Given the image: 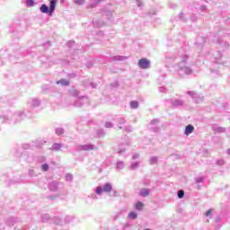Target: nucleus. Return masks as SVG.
<instances>
[{"label":"nucleus","instance_id":"64","mask_svg":"<svg viewBox=\"0 0 230 230\" xmlns=\"http://www.w3.org/2000/svg\"><path fill=\"white\" fill-rule=\"evenodd\" d=\"M132 159L133 161H136V159H139V154H134Z\"/></svg>","mask_w":230,"mask_h":230},{"label":"nucleus","instance_id":"29","mask_svg":"<svg viewBox=\"0 0 230 230\" xmlns=\"http://www.w3.org/2000/svg\"><path fill=\"white\" fill-rule=\"evenodd\" d=\"M25 4L27 8H31L35 6V0H25Z\"/></svg>","mask_w":230,"mask_h":230},{"label":"nucleus","instance_id":"41","mask_svg":"<svg viewBox=\"0 0 230 230\" xmlns=\"http://www.w3.org/2000/svg\"><path fill=\"white\" fill-rule=\"evenodd\" d=\"M22 148L23 150H30L31 148V145H30V144H22Z\"/></svg>","mask_w":230,"mask_h":230},{"label":"nucleus","instance_id":"23","mask_svg":"<svg viewBox=\"0 0 230 230\" xmlns=\"http://www.w3.org/2000/svg\"><path fill=\"white\" fill-rule=\"evenodd\" d=\"M129 107H130V109H134V110L139 109V102H137V101H131L129 102Z\"/></svg>","mask_w":230,"mask_h":230},{"label":"nucleus","instance_id":"53","mask_svg":"<svg viewBox=\"0 0 230 230\" xmlns=\"http://www.w3.org/2000/svg\"><path fill=\"white\" fill-rule=\"evenodd\" d=\"M159 93H166L168 90L164 86H161L158 88Z\"/></svg>","mask_w":230,"mask_h":230},{"label":"nucleus","instance_id":"24","mask_svg":"<svg viewBox=\"0 0 230 230\" xmlns=\"http://www.w3.org/2000/svg\"><path fill=\"white\" fill-rule=\"evenodd\" d=\"M116 168L117 170H123V168H125V163L121 160H118L116 163Z\"/></svg>","mask_w":230,"mask_h":230},{"label":"nucleus","instance_id":"55","mask_svg":"<svg viewBox=\"0 0 230 230\" xmlns=\"http://www.w3.org/2000/svg\"><path fill=\"white\" fill-rule=\"evenodd\" d=\"M159 123V119H154L151 120L150 125H157Z\"/></svg>","mask_w":230,"mask_h":230},{"label":"nucleus","instance_id":"59","mask_svg":"<svg viewBox=\"0 0 230 230\" xmlns=\"http://www.w3.org/2000/svg\"><path fill=\"white\" fill-rule=\"evenodd\" d=\"M54 224H56V226H59V224H60V218H58V217H54Z\"/></svg>","mask_w":230,"mask_h":230},{"label":"nucleus","instance_id":"14","mask_svg":"<svg viewBox=\"0 0 230 230\" xmlns=\"http://www.w3.org/2000/svg\"><path fill=\"white\" fill-rule=\"evenodd\" d=\"M127 146H128V142H127L126 144L119 145L117 154H119V155H122V154H125V150H127Z\"/></svg>","mask_w":230,"mask_h":230},{"label":"nucleus","instance_id":"49","mask_svg":"<svg viewBox=\"0 0 230 230\" xmlns=\"http://www.w3.org/2000/svg\"><path fill=\"white\" fill-rule=\"evenodd\" d=\"M17 29H18V28H15V26L12 25V26L10 27V31H11V33H14L13 35H15V33H17Z\"/></svg>","mask_w":230,"mask_h":230},{"label":"nucleus","instance_id":"2","mask_svg":"<svg viewBox=\"0 0 230 230\" xmlns=\"http://www.w3.org/2000/svg\"><path fill=\"white\" fill-rule=\"evenodd\" d=\"M180 58L181 61L178 64L179 75H192L193 68H191V66H195V62H190V60H191V57L184 54L181 55Z\"/></svg>","mask_w":230,"mask_h":230},{"label":"nucleus","instance_id":"10","mask_svg":"<svg viewBox=\"0 0 230 230\" xmlns=\"http://www.w3.org/2000/svg\"><path fill=\"white\" fill-rule=\"evenodd\" d=\"M138 67L140 69H150V60L146 58H142L138 60Z\"/></svg>","mask_w":230,"mask_h":230},{"label":"nucleus","instance_id":"51","mask_svg":"<svg viewBox=\"0 0 230 230\" xmlns=\"http://www.w3.org/2000/svg\"><path fill=\"white\" fill-rule=\"evenodd\" d=\"M88 199H92L93 200H98V196L93 193L92 195L88 196Z\"/></svg>","mask_w":230,"mask_h":230},{"label":"nucleus","instance_id":"18","mask_svg":"<svg viewBox=\"0 0 230 230\" xmlns=\"http://www.w3.org/2000/svg\"><path fill=\"white\" fill-rule=\"evenodd\" d=\"M141 163L139 161L132 162L129 165V170H132L133 172L135 170H137L139 168Z\"/></svg>","mask_w":230,"mask_h":230},{"label":"nucleus","instance_id":"47","mask_svg":"<svg viewBox=\"0 0 230 230\" xmlns=\"http://www.w3.org/2000/svg\"><path fill=\"white\" fill-rule=\"evenodd\" d=\"M68 78H76L78 76V74L76 72H73L67 75Z\"/></svg>","mask_w":230,"mask_h":230},{"label":"nucleus","instance_id":"60","mask_svg":"<svg viewBox=\"0 0 230 230\" xmlns=\"http://www.w3.org/2000/svg\"><path fill=\"white\" fill-rule=\"evenodd\" d=\"M97 135H98V136H105V131H103V129H99V130L97 131Z\"/></svg>","mask_w":230,"mask_h":230},{"label":"nucleus","instance_id":"25","mask_svg":"<svg viewBox=\"0 0 230 230\" xmlns=\"http://www.w3.org/2000/svg\"><path fill=\"white\" fill-rule=\"evenodd\" d=\"M144 207H145V204L142 201H137L135 204V209H137V211H141Z\"/></svg>","mask_w":230,"mask_h":230},{"label":"nucleus","instance_id":"15","mask_svg":"<svg viewBox=\"0 0 230 230\" xmlns=\"http://www.w3.org/2000/svg\"><path fill=\"white\" fill-rule=\"evenodd\" d=\"M70 94L71 96L77 98V100H84V98H86L85 95L80 96V91L75 89L70 91Z\"/></svg>","mask_w":230,"mask_h":230},{"label":"nucleus","instance_id":"1","mask_svg":"<svg viewBox=\"0 0 230 230\" xmlns=\"http://www.w3.org/2000/svg\"><path fill=\"white\" fill-rule=\"evenodd\" d=\"M26 118H30L25 111H16L12 113V111L4 109V106L0 107V123H7L8 125H17L21 123Z\"/></svg>","mask_w":230,"mask_h":230},{"label":"nucleus","instance_id":"56","mask_svg":"<svg viewBox=\"0 0 230 230\" xmlns=\"http://www.w3.org/2000/svg\"><path fill=\"white\" fill-rule=\"evenodd\" d=\"M104 13H105V15H107L108 17H111V15H112V11L106 9V10L104 11Z\"/></svg>","mask_w":230,"mask_h":230},{"label":"nucleus","instance_id":"30","mask_svg":"<svg viewBox=\"0 0 230 230\" xmlns=\"http://www.w3.org/2000/svg\"><path fill=\"white\" fill-rule=\"evenodd\" d=\"M159 158L157 156H151L149 159V164H157Z\"/></svg>","mask_w":230,"mask_h":230},{"label":"nucleus","instance_id":"46","mask_svg":"<svg viewBox=\"0 0 230 230\" xmlns=\"http://www.w3.org/2000/svg\"><path fill=\"white\" fill-rule=\"evenodd\" d=\"M190 20L192 22H197V15H195V13H192L190 17Z\"/></svg>","mask_w":230,"mask_h":230},{"label":"nucleus","instance_id":"39","mask_svg":"<svg viewBox=\"0 0 230 230\" xmlns=\"http://www.w3.org/2000/svg\"><path fill=\"white\" fill-rule=\"evenodd\" d=\"M195 182H196V184H200L201 182H204V177L199 176V177L195 178Z\"/></svg>","mask_w":230,"mask_h":230},{"label":"nucleus","instance_id":"13","mask_svg":"<svg viewBox=\"0 0 230 230\" xmlns=\"http://www.w3.org/2000/svg\"><path fill=\"white\" fill-rule=\"evenodd\" d=\"M204 43H206V37H198L195 42L196 46H198L199 49L204 48Z\"/></svg>","mask_w":230,"mask_h":230},{"label":"nucleus","instance_id":"19","mask_svg":"<svg viewBox=\"0 0 230 230\" xmlns=\"http://www.w3.org/2000/svg\"><path fill=\"white\" fill-rule=\"evenodd\" d=\"M116 121L119 125V129L122 128L121 125H125V123H127V119H125V117H119L117 118Z\"/></svg>","mask_w":230,"mask_h":230},{"label":"nucleus","instance_id":"42","mask_svg":"<svg viewBox=\"0 0 230 230\" xmlns=\"http://www.w3.org/2000/svg\"><path fill=\"white\" fill-rule=\"evenodd\" d=\"M47 199L49 200H56L57 199H58V195H49L47 196Z\"/></svg>","mask_w":230,"mask_h":230},{"label":"nucleus","instance_id":"11","mask_svg":"<svg viewBox=\"0 0 230 230\" xmlns=\"http://www.w3.org/2000/svg\"><path fill=\"white\" fill-rule=\"evenodd\" d=\"M19 222H21V218L19 217H9L8 219H6L5 224L9 227H13V226H15V224Z\"/></svg>","mask_w":230,"mask_h":230},{"label":"nucleus","instance_id":"52","mask_svg":"<svg viewBox=\"0 0 230 230\" xmlns=\"http://www.w3.org/2000/svg\"><path fill=\"white\" fill-rule=\"evenodd\" d=\"M38 162L40 163H46V157L45 156H39Z\"/></svg>","mask_w":230,"mask_h":230},{"label":"nucleus","instance_id":"33","mask_svg":"<svg viewBox=\"0 0 230 230\" xmlns=\"http://www.w3.org/2000/svg\"><path fill=\"white\" fill-rule=\"evenodd\" d=\"M178 4L173 2H169L168 7L171 8V10H177Z\"/></svg>","mask_w":230,"mask_h":230},{"label":"nucleus","instance_id":"45","mask_svg":"<svg viewBox=\"0 0 230 230\" xmlns=\"http://www.w3.org/2000/svg\"><path fill=\"white\" fill-rule=\"evenodd\" d=\"M111 87H112L113 89L119 87V82L115 81L114 83H111Z\"/></svg>","mask_w":230,"mask_h":230},{"label":"nucleus","instance_id":"3","mask_svg":"<svg viewBox=\"0 0 230 230\" xmlns=\"http://www.w3.org/2000/svg\"><path fill=\"white\" fill-rule=\"evenodd\" d=\"M49 4H42L40 6V12L41 13H46L49 17L55 13V11L57 10V3H58V0H49Z\"/></svg>","mask_w":230,"mask_h":230},{"label":"nucleus","instance_id":"12","mask_svg":"<svg viewBox=\"0 0 230 230\" xmlns=\"http://www.w3.org/2000/svg\"><path fill=\"white\" fill-rule=\"evenodd\" d=\"M21 182H22V180L21 179V174L17 173L9 181V186H12V184H21Z\"/></svg>","mask_w":230,"mask_h":230},{"label":"nucleus","instance_id":"27","mask_svg":"<svg viewBox=\"0 0 230 230\" xmlns=\"http://www.w3.org/2000/svg\"><path fill=\"white\" fill-rule=\"evenodd\" d=\"M49 220H51V217H49V215L44 214L41 216V222L43 224H47V222H49Z\"/></svg>","mask_w":230,"mask_h":230},{"label":"nucleus","instance_id":"22","mask_svg":"<svg viewBox=\"0 0 230 230\" xmlns=\"http://www.w3.org/2000/svg\"><path fill=\"white\" fill-rule=\"evenodd\" d=\"M150 195V190L147 188H143L140 190V196L141 197H148Z\"/></svg>","mask_w":230,"mask_h":230},{"label":"nucleus","instance_id":"31","mask_svg":"<svg viewBox=\"0 0 230 230\" xmlns=\"http://www.w3.org/2000/svg\"><path fill=\"white\" fill-rule=\"evenodd\" d=\"M128 218H130V220H136V218H137V213L135 211L129 212Z\"/></svg>","mask_w":230,"mask_h":230},{"label":"nucleus","instance_id":"6","mask_svg":"<svg viewBox=\"0 0 230 230\" xmlns=\"http://www.w3.org/2000/svg\"><path fill=\"white\" fill-rule=\"evenodd\" d=\"M16 157H21L26 163H33L34 159L33 154L28 151L21 152L20 150L16 151Z\"/></svg>","mask_w":230,"mask_h":230},{"label":"nucleus","instance_id":"36","mask_svg":"<svg viewBox=\"0 0 230 230\" xmlns=\"http://www.w3.org/2000/svg\"><path fill=\"white\" fill-rule=\"evenodd\" d=\"M55 133L57 136H62L64 134V128H58L55 130Z\"/></svg>","mask_w":230,"mask_h":230},{"label":"nucleus","instance_id":"38","mask_svg":"<svg viewBox=\"0 0 230 230\" xmlns=\"http://www.w3.org/2000/svg\"><path fill=\"white\" fill-rule=\"evenodd\" d=\"M177 197L178 199H184V191L182 190H179L177 191Z\"/></svg>","mask_w":230,"mask_h":230},{"label":"nucleus","instance_id":"34","mask_svg":"<svg viewBox=\"0 0 230 230\" xmlns=\"http://www.w3.org/2000/svg\"><path fill=\"white\" fill-rule=\"evenodd\" d=\"M40 168L43 172H49V164L46 163L41 164Z\"/></svg>","mask_w":230,"mask_h":230},{"label":"nucleus","instance_id":"54","mask_svg":"<svg viewBox=\"0 0 230 230\" xmlns=\"http://www.w3.org/2000/svg\"><path fill=\"white\" fill-rule=\"evenodd\" d=\"M179 19H180V21H183V22H186V21H187V19L184 18V13H181L179 14Z\"/></svg>","mask_w":230,"mask_h":230},{"label":"nucleus","instance_id":"48","mask_svg":"<svg viewBox=\"0 0 230 230\" xmlns=\"http://www.w3.org/2000/svg\"><path fill=\"white\" fill-rule=\"evenodd\" d=\"M67 48H73L75 46V40H69L66 43Z\"/></svg>","mask_w":230,"mask_h":230},{"label":"nucleus","instance_id":"8","mask_svg":"<svg viewBox=\"0 0 230 230\" xmlns=\"http://www.w3.org/2000/svg\"><path fill=\"white\" fill-rule=\"evenodd\" d=\"M165 102H167L168 103L172 104V107L173 109H177L178 107H182L184 106V100L182 99H167L165 100Z\"/></svg>","mask_w":230,"mask_h":230},{"label":"nucleus","instance_id":"58","mask_svg":"<svg viewBox=\"0 0 230 230\" xmlns=\"http://www.w3.org/2000/svg\"><path fill=\"white\" fill-rule=\"evenodd\" d=\"M199 10H200V12H206V10H208V7L204 4H202L199 6Z\"/></svg>","mask_w":230,"mask_h":230},{"label":"nucleus","instance_id":"21","mask_svg":"<svg viewBox=\"0 0 230 230\" xmlns=\"http://www.w3.org/2000/svg\"><path fill=\"white\" fill-rule=\"evenodd\" d=\"M56 84L58 85H62L63 87H68V85L70 84L69 81H67L66 79H61L59 81H57Z\"/></svg>","mask_w":230,"mask_h":230},{"label":"nucleus","instance_id":"40","mask_svg":"<svg viewBox=\"0 0 230 230\" xmlns=\"http://www.w3.org/2000/svg\"><path fill=\"white\" fill-rule=\"evenodd\" d=\"M103 0H93V4H91L92 8H95L97 4H100Z\"/></svg>","mask_w":230,"mask_h":230},{"label":"nucleus","instance_id":"7","mask_svg":"<svg viewBox=\"0 0 230 230\" xmlns=\"http://www.w3.org/2000/svg\"><path fill=\"white\" fill-rule=\"evenodd\" d=\"M48 188L50 191L56 193V191H58L59 190H62V188H64V183L57 181H52L49 182Z\"/></svg>","mask_w":230,"mask_h":230},{"label":"nucleus","instance_id":"26","mask_svg":"<svg viewBox=\"0 0 230 230\" xmlns=\"http://www.w3.org/2000/svg\"><path fill=\"white\" fill-rule=\"evenodd\" d=\"M31 105L32 107H40V100L39 99H32L31 102Z\"/></svg>","mask_w":230,"mask_h":230},{"label":"nucleus","instance_id":"62","mask_svg":"<svg viewBox=\"0 0 230 230\" xmlns=\"http://www.w3.org/2000/svg\"><path fill=\"white\" fill-rule=\"evenodd\" d=\"M29 175L30 177H33L35 175V171H33V169L29 170Z\"/></svg>","mask_w":230,"mask_h":230},{"label":"nucleus","instance_id":"5","mask_svg":"<svg viewBox=\"0 0 230 230\" xmlns=\"http://www.w3.org/2000/svg\"><path fill=\"white\" fill-rule=\"evenodd\" d=\"M91 150H94L96 152L99 150V147L93 144L77 145L75 146L76 152H89Z\"/></svg>","mask_w":230,"mask_h":230},{"label":"nucleus","instance_id":"43","mask_svg":"<svg viewBox=\"0 0 230 230\" xmlns=\"http://www.w3.org/2000/svg\"><path fill=\"white\" fill-rule=\"evenodd\" d=\"M106 128H112L114 127V124L111 121H107L104 126Z\"/></svg>","mask_w":230,"mask_h":230},{"label":"nucleus","instance_id":"20","mask_svg":"<svg viewBox=\"0 0 230 230\" xmlns=\"http://www.w3.org/2000/svg\"><path fill=\"white\" fill-rule=\"evenodd\" d=\"M62 146H64V145H62V143H54L50 148V150L54 151V152H58V150H60V148H62Z\"/></svg>","mask_w":230,"mask_h":230},{"label":"nucleus","instance_id":"32","mask_svg":"<svg viewBox=\"0 0 230 230\" xmlns=\"http://www.w3.org/2000/svg\"><path fill=\"white\" fill-rule=\"evenodd\" d=\"M216 164L217 166H224V164H226V161L224 160V158L217 159L216 161Z\"/></svg>","mask_w":230,"mask_h":230},{"label":"nucleus","instance_id":"28","mask_svg":"<svg viewBox=\"0 0 230 230\" xmlns=\"http://www.w3.org/2000/svg\"><path fill=\"white\" fill-rule=\"evenodd\" d=\"M214 132H217V134H224L226 132V128L218 126L214 128Z\"/></svg>","mask_w":230,"mask_h":230},{"label":"nucleus","instance_id":"61","mask_svg":"<svg viewBox=\"0 0 230 230\" xmlns=\"http://www.w3.org/2000/svg\"><path fill=\"white\" fill-rule=\"evenodd\" d=\"M86 67H87L88 69H91V68L93 67V61H88V62L86 63Z\"/></svg>","mask_w":230,"mask_h":230},{"label":"nucleus","instance_id":"44","mask_svg":"<svg viewBox=\"0 0 230 230\" xmlns=\"http://www.w3.org/2000/svg\"><path fill=\"white\" fill-rule=\"evenodd\" d=\"M75 4H78V6H82L84 3H85V0H74Z\"/></svg>","mask_w":230,"mask_h":230},{"label":"nucleus","instance_id":"9","mask_svg":"<svg viewBox=\"0 0 230 230\" xmlns=\"http://www.w3.org/2000/svg\"><path fill=\"white\" fill-rule=\"evenodd\" d=\"M187 94L189 95V96H191V98L194 100V102H196V103H200L201 102H202V100H203V96H202V94H200V93H195V92H193V91H188L187 92Z\"/></svg>","mask_w":230,"mask_h":230},{"label":"nucleus","instance_id":"50","mask_svg":"<svg viewBox=\"0 0 230 230\" xmlns=\"http://www.w3.org/2000/svg\"><path fill=\"white\" fill-rule=\"evenodd\" d=\"M211 215H213V210L212 209H208L206 213H205V217H209L211 218Z\"/></svg>","mask_w":230,"mask_h":230},{"label":"nucleus","instance_id":"35","mask_svg":"<svg viewBox=\"0 0 230 230\" xmlns=\"http://www.w3.org/2000/svg\"><path fill=\"white\" fill-rule=\"evenodd\" d=\"M81 100L82 99H78L77 101L74 102V107H82V105H84V102Z\"/></svg>","mask_w":230,"mask_h":230},{"label":"nucleus","instance_id":"16","mask_svg":"<svg viewBox=\"0 0 230 230\" xmlns=\"http://www.w3.org/2000/svg\"><path fill=\"white\" fill-rule=\"evenodd\" d=\"M194 131H195V127H193V125L191 124H189L185 127L184 135L190 136V134H193Z\"/></svg>","mask_w":230,"mask_h":230},{"label":"nucleus","instance_id":"63","mask_svg":"<svg viewBox=\"0 0 230 230\" xmlns=\"http://www.w3.org/2000/svg\"><path fill=\"white\" fill-rule=\"evenodd\" d=\"M71 220H72V217H69V216H67V217L65 218V222H66V224H69V222H71Z\"/></svg>","mask_w":230,"mask_h":230},{"label":"nucleus","instance_id":"4","mask_svg":"<svg viewBox=\"0 0 230 230\" xmlns=\"http://www.w3.org/2000/svg\"><path fill=\"white\" fill-rule=\"evenodd\" d=\"M95 195H102V193H111L112 191V183L106 182L103 186H97L94 190Z\"/></svg>","mask_w":230,"mask_h":230},{"label":"nucleus","instance_id":"37","mask_svg":"<svg viewBox=\"0 0 230 230\" xmlns=\"http://www.w3.org/2000/svg\"><path fill=\"white\" fill-rule=\"evenodd\" d=\"M66 181H67V182H72L73 181V174L71 173H66L65 176Z\"/></svg>","mask_w":230,"mask_h":230},{"label":"nucleus","instance_id":"17","mask_svg":"<svg viewBox=\"0 0 230 230\" xmlns=\"http://www.w3.org/2000/svg\"><path fill=\"white\" fill-rule=\"evenodd\" d=\"M111 62H123V60H127V57L125 56H113L111 58Z\"/></svg>","mask_w":230,"mask_h":230},{"label":"nucleus","instance_id":"57","mask_svg":"<svg viewBox=\"0 0 230 230\" xmlns=\"http://www.w3.org/2000/svg\"><path fill=\"white\" fill-rule=\"evenodd\" d=\"M125 130H126V132H132V130H134V128H132L131 126H127L125 128Z\"/></svg>","mask_w":230,"mask_h":230}]
</instances>
